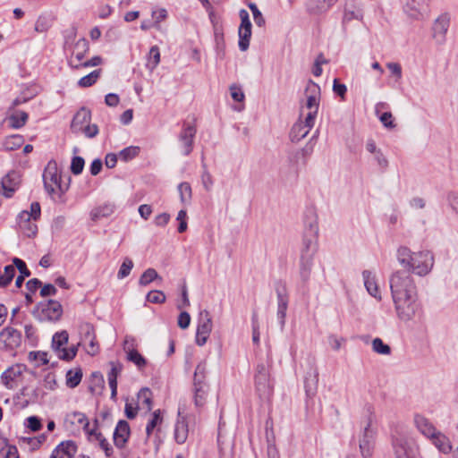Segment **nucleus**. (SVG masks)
<instances>
[{
	"label": "nucleus",
	"mask_w": 458,
	"mask_h": 458,
	"mask_svg": "<svg viewBox=\"0 0 458 458\" xmlns=\"http://www.w3.org/2000/svg\"><path fill=\"white\" fill-rule=\"evenodd\" d=\"M24 142V139L21 135L13 134L5 138L3 142V147L5 150L11 151L15 150L21 147Z\"/></svg>",
	"instance_id": "f704fd0d"
},
{
	"label": "nucleus",
	"mask_w": 458,
	"mask_h": 458,
	"mask_svg": "<svg viewBox=\"0 0 458 458\" xmlns=\"http://www.w3.org/2000/svg\"><path fill=\"white\" fill-rule=\"evenodd\" d=\"M20 444L27 447L30 451H35L39 448V441L36 437H22L20 439Z\"/></svg>",
	"instance_id": "e2e57ef3"
},
{
	"label": "nucleus",
	"mask_w": 458,
	"mask_h": 458,
	"mask_svg": "<svg viewBox=\"0 0 458 458\" xmlns=\"http://www.w3.org/2000/svg\"><path fill=\"white\" fill-rule=\"evenodd\" d=\"M338 0H310V10L314 13H321L327 12Z\"/></svg>",
	"instance_id": "473e14b6"
},
{
	"label": "nucleus",
	"mask_w": 458,
	"mask_h": 458,
	"mask_svg": "<svg viewBox=\"0 0 458 458\" xmlns=\"http://www.w3.org/2000/svg\"><path fill=\"white\" fill-rule=\"evenodd\" d=\"M163 419L161 417V411L160 410H157L153 412L151 420L148 421L146 427V433L148 437L150 436V434L153 432L154 428L161 424Z\"/></svg>",
	"instance_id": "8fccbe9b"
},
{
	"label": "nucleus",
	"mask_w": 458,
	"mask_h": 458,
	"mask_svg": "<svg viewBox=\"0 0 458 458\" xmlns=\"http://www.w3.org/2000/svg\"><path fill=\"white\" fill-rule=\"evenodd\" d=\"M362 278L368 293L377 301H381L382 295L377 282L376 275L370 270H364L362 272Z\"/></svg>",
	"instance_id": "412c9836"
},
{
	"label": "nucleus",
	"mask_w": 458,
	"mask_h": 458,
	"mask_svg": "<svg viewBox=\"0 0 458 458\" xmlns=\"http://www.w3.org/2000/svg\"><path fill=\"white\" fill-rule=\"evenodd\" d=\"M276 291L277 295L276 317L281 327L283 328L285 324L286 310L288 308V296L285 286L284 284H280L277 285Z\"/></svg>",
	"instance_id": "f3484780"
},
{
	"label": "nucleus",
	"mask_w": 458,
	"mask_h": 458,
	"mask_svg": "<svg viewBox=\"0 0 458 458\" xmlns=\"http://www.w3.org/2000/svg\"><path fill=\"white\" fill-rule=\"evenodd\" d=\"M449 26L450 16L447 13L441 14L436 19L432 28V36L437 43L442 44L445 41Z\"/></svg>",
	"instance_id": "2eb2a0df"
},
{
	"label": "nucleus",
	"mask_w": 458,
	"mask_h": 458,
	"mask_svg": "<svg viewBox=\"0 0 458 458\" xmlns=\"http://www.w3.org/2000/svg\"><path fill=\"white\" fill-rule=\"evenodd\" d=\"M378 118L383 125L386 128L392 129L395 126L394 123L393 114L390 112L382 113L380 115H378Z\"/></svg>",
	"instance_id": "69168bd1"
},
{
	"label": "nucleus",
	"mask_w": 458,
	"mask_h": 458,
	"mask_svg": "<svg viewBox=\"0 0 458 458\" xmlns=\"http://www.w3.org/2000/svg\"><path fill=\"white\" fill-rule=\"evenodd\" d=\"M133 267V262L130 258H125L119 268L117 273V277L119 279H123L128 276Z\"/></svg>",
	"instance_id": "603ef678"
},
{
	"label": "nucleus",
	"mask_w": 458,
	"mask_h": 458,
	"mask_svg": "<svg viewBox=\"0 0 458 458\" xmlns=\"http://www.w3.org/2000/svg\"><path fill=\"white\" fill-rule=\"evenodd\" d=\"M127 360L135 364L139 369H142L147 365V360L138 351L127 354Z\"/></svg>",
	"instance_id": "49530a36"
},
{
	"label": "nucleus",
	"mask_w": 458,
	"mask_h": 458,
	"mask_svg": "<svg viewBox=\"0 0 458 458\" xmlns=\"http://www.w3.org/2000/svg\"><path fill=\"white\" fill-rule=\"evenodd\" d=\"M77 446L72 441L60 443L52 452L50 458H73Z\"/></svg>",
	"instance_id": "5701e85b"
},
{
	"label": "nucleus",
	"mask_w": 458,
	"mask_h": 458,
	"mask_svg": "<svg viewBox=\"0 0 458 458\" xmlns=\"http://www.w3.org/2000/svg\"><path fill=\"white\" fill-rule=\"evenodd\" d=\"M63 314V308L59 301L49 300L41 302L37 308V318L40 321H57Z\"/></svg>",
	"instance_id": "423d86ee"
},
{
	"label": "nucleus",
	"mask_w": 458,
	"mask_h": 458,
	"mask_svg": "<svg viewBox=\"0 0 458 458\" xmlns=\"http://www.w3.org/2000/svg\"><path fill=\"white\" fill-rule=\"evenodd\" d=\"M0 341L8 348H15L21 344V335L13 327H6L0 332Z\"/></svg>",
	"instance_id": "aec40b11"
},
{
	"label": "nucleus",
	"mask_w": 458,
	"mask_h": 458,
	"mask_svg": "<svg viewBox=\"0 0 458 458\" xmlns=\"http://www.w3.org/2000/svg\"><path fill=\"white\" fill-rule=\"evenodd\" d=\"M328 344L334 351H339L342 346L345 344L346 339L342 336H337L335 335H330L327 338Z\"/></svg>",
	"instance_id": "13d9d810"
},
{
	"label": "nucleus",
	"mask_w": 458,
	"mask_h": 458,
	"mask_svg": "<svg viewBox=\"0 0 458 458\" xmlns=\"http://www.w3.org/2000/svg\"><path fill=\"white\" fill-rule=\"evenodd\" d=\"M83 336L82 342L87 345L86 352L90 355H95L98 352L99 347L98 343L96 342V336L94 333V327L86 324L83 328Z\"/></svg>",
	"instance_id": "4be33fe9"
},
{
	"label": "nucleus",
	"mask_w": 458,
	"mask_h": 458,
	"mask_svg": "<svg viewBox=\"0 0 458 458\" xmlns=\"http://www.w3.org/2000/svg\"><path fill=\"white\" fill-rule=\"evenodd\" d=\"M102 63V58L100 56H94L92 57L91 59L82 63V64H72V61H71V64L73 68L75 69H79L81 67H93V66H98L99 64H101Z\"/></svg>",
	"instance_id": "0e129e2a"
},
{
	"label": "nucleus",
	"mask_w": 458,
	"mask_h": 458,
	"mask_svg": "<svg viewBox=\"0 0 458 458\" xmlns=\"http://www.w3.org/2000/svg\"><path fill=\"white\" fill-rule=\"evenodd\" d=\"M114 205L113 203L107 202L100 205L99 207L92 209L90 212V216L92 220H98L101 217H106L112 215L114 211Z\"/></svg>",
	"instance_id": "7c9ffc66"
},
{
	"label": "nucleus",
	"mask_w": 458,
	"mask_h": 458,
	"mask_svg": "<svg viewBox=\"0 0 458 458\" xmlns=\"http://www.w3.org/2000/svg\"><path fill=\"white\" fill-rule=\"evenodd\" d=\"M395 458H414L411 442L405 437L400 436L393 441Z\"/></svg>",
	"instance_id": "dca6fc26"
},
{
	"label": "nucleus",
	"mask_w": 458,
	"mask_h": 458,
	"mask_svg": "<svg viewBox=\"0 0 458 458\" xmlns=\"http://www.w3.org/2000/svg\"><path fill=\"white\" fill-rule=\"evenodd\" d=\"M255 390L262 401H269L273 395L274 384L265 364H259L255 373Z\"/></svg>",
	"instance_id": "20e7f679"
},
{
	"label": "nucleus",
	"mask_w": 458,
	"mask_h": 458,
	"mask_svg": "<svg viewBox=\"0 0 458 458\" xmlns=\"http://www.w3.org/2000/svg\"><path fill=\"white\" fill-rule=\"evenodd\" d=\"M89 51V43L85 38H81L77 41L74 47L73 56L78 61L81 62L85 54Z\"/></svg>",
	"instance_id": "e433bc0d"
},
{
	"label": "nucleus",
	"mask_w": 458,
	"mask_h": 458,
	"mask_svg": "<svg viewBox=\"0 0 458 458\" xmlns=\"http://www.w3.org/2000/svg\"><path fill=\"white\" fill-rule=\"evenodd\" d=\"M140 153V148L137 146H130L119 152V157L123 161L131 160L136 157Z\"/></svg>",
	"instance_id": "de8ad7c7"
},
{
	"label": "nucleus",
	"mask_w": 458,
	"mask_h": 458,
	"mask_svg": "<svg viewBox=\"0 0 458 458\" xmlns=\"http://www.w3.org/2000/svg\"><path fill=\"white\" fill-rule=\"evenodd\" d=\"M213 324L211 317L207 310H203L199 314V319L196 333V344L199 346L204 345L212 331Z\"/></svg>",
	"instance_id": "f8f14e48"
},
{
	"label": "nucleus",
	"mask_w": 458,
	"mask_h": 458,
	"mask_svg": "<svg viewBox=\"0 0 458 458\" xmlns=\"http://www.w3.org/2000/svg\"><path fill=\"white\" fill-rule=\"evenodd\" d=\"M41 208L38 202H32L30 210L21 211L17 216L20 230L27 237H34L38 233L36 221L39 219Z\"/></svg>",
	"instance_id": "7ed1b4c3"
},
{
	"label": "nucleus",
	"mask_w": 458,
	"mask_h": 458,
	"mask_svg": "<svg viewBox=\"0 0 458 458\" xmlns=\"http://www.w3.org/2000/svg\"><path fill=\"white\" fill-rule=\"evenodd\" d=\"M196 134V129L191 124H184L179 135V141L182 152L184 156H188L193 148V139Z\"/></svg>",
	"instance_id": "a211bd4d"
},
{
	"label": "nucleus",
	"mask_w": 458,
	"mask_h": 458,
	"mask_svg": "<svg viewBox=\"0 0 458 458\" xmlns=\"http://www.w3.org/2000/svg\"><path fill=\"white\" fill-rule=\"evenodd\" d=\"M100 74H101L100 69L95 70V71L91 72L90 73H89L88 75L81 78L78 81V85L81 88L90 87L98 81Z\"/></svg>",
	"instance_id": "58836bf2"
},
{
	"label": "nucleus",
	"mask_w": 458,
	"mask_h": 458,
	"mask_svg": "<svg viewBox=\"0 0 458 458\" xmlns=\"http://www.w3.org/2000/svg\"><path fill=\"white\" fill-rule=\"evenodd\" d=\"M90 111L86 108L80 109L74 115L71 129L73 132L79 133L82 131L83 127L90 122Z\"/></svg>",
	"instance_id": "393cba45"
},
{
	"label": "nucleus",
	"mask_w": 458,
	"mask_h": 458,
	"mask_svg": "<svg viewBox=\"0 0 458 458\" xmlns=\"http://www.w3.org/2000/svg\"><path fill=\"white\" fill-rule=\"evenodd\" d=\"M318 384V371L316 368L311 367L307 372L304 379L305 392L308 397H313L317 392Z\"/></svg>",
	"instance_id": "bb28decb"
},
{
	"label": "nucleus",
	"mask_w": 458,
	"mask_h": 458,
	"mask_svg": "<svg viewBox=\"0 0 458 458\" xmlns=\"http://www.w3.org/2000/svg\"><path fill=\"white\" fill-rule=\"evenodd\" d=\"M429 0H406L403 12L413 20H421L427 13Z\"/></svg>",
	"instance_id": "ddd939ff"
},
{
	"label": "nucleus",
	"mask_w": 458,
	"mask_h": 458,
	"mask_svg": "<svg viewBox=\"0 0 458 458\" xmlns=\"http://www.w3.org/2000/svg\"><path fill=\"white\" fill-rule=\"evenodd\" d=\"M152 393L148 388H142L139 394L138 398L142 403L146 404V407L148 411L151 410L152 401H151Z\"/></svg>",
	"instance_id": "4d7b16f0"
},
{
	"label": "nucleus",
	"mask_w": 458,
	"mask_h": 458,
	"mask_svg": "<svg viewBox=\"0 0 458 458\" xmlns=\"http://www.w3.org/2000/svg\"><path fill=\"white\" fill-rule=\"evenodd\" d=\"M146 299L151 303L161 304L165 301L166 297L162 291L153 290L147 294Z\"/></svg>",
	"instance_id": "5fc2aeb1"
},
{
	"label": "nucleus",
	"mask_w": 458,
	"mask_h": 458,
	"mask_svg": "<svg viewBox=\"0 0 458 458\" xmlns=\"http://www.w3.org/2000/svg\"><path fill=\"white\" fill-rule=\"evenodd\" d=\"M312 258L313 251L310 252L309 250L301 254L300 273L303 281H307L310 278L312 267Z\"/></svg>",
	"instance_id": "c756f323"
},
{
	"label": "nucleus",
	"mask_w": 458,
	"mask_h": 458,
	"mask_svg": "<svg viewBox=\"0 0 458 458\" xmlns=\"http://www.w3.org/2000/svg\"><path fill=\"white\" fill-rule=\"evenodd\" d=\"M82 372L81 369L72 371L69 370L66 374V385L70 388L76 387L81 381Z\"/></svg>",
	"instance_id": "79ce46f5"
},
{
	"label": "nucleus",
	"mask_w": 458,
	"mask_h": 458,
	"mask_svg": "<svg viewBox=\"0 0 458 458\" xmlns=\"http://www.w3.org/2000/svg\"><path fill=\"white\" fill-rule=\"evenodd\" d=\"M207 390L205 385L194 386V404L196 408H202L206 403Z\"/></svg>",
	"instance_id": "c9c22d12"
},
{
	"label": "nucleus",
	"mask_w": 458,
	"mask_h": 458,
	"mask_svg": "<svg viewBox=\"0 0 458 458\" xmlns=\"http://www.w3.org/2000/svg\"><path fill=\"white\" fill-rule=\"evenodd\" d=\"M376 432L371 427L370 421L363 428L360 439L359 447L363 458H371L375 447Z\"/></svg>",
	"instance_id": "0eeeda50"
},
{
	"label": "nucleus",
	"mask_w": 458,
	"mask_h": 458,
	"mask_svg": "<svg viewBox=\"0 0 458 458\" xmlns=\"http://www.w3.org/2000/svg\"><path fill=\"white\" fill-rule=\"evenodd\" d=\"M429 439L440 453L449 454L453 451V445L449 437L444 433L437 430Z\"/></svg>",
	"instance_id": "b1692460"
},
{
	"label": "nucleus",
	"mask_w": 458,
	"mask_h": 458,
	"mask_svg": "<svg viewBox=\"0 0 458 458\" xmlns=\"http://www.w3.org/2000/svg\"><path fill=\"white\" fill-rule=\"evenodd\" d=\"M177 323L182 329L188 328L191 323L190 314L187 311H182L178 316Z\"/></svg>",
	"instance_id": "774afa93"
},
{
	"label": "nucleus",
	"mask_w": 458,
	"mask_h": 458,
	"mask_svg": "<svg viewBox=\"0 0 458 458\" xmlns=\"http://www.w3.org/2000/svg\"><path fill=\"white\" fill-rule=\"evenodd\" d=\"M15 275V267L13 265L5 266L4 274L0 275V287L8 285Z\"/></svg>",
	"instance_id": "37998d69"
},
{
	"label": "nucleus",
	"mask_w": 458,
	"mask_h": 458,
	"mask_svg": "<svg viewBox=\"0 0 458 458\" xmlns=\"http://www.w3.org/2000/svg\"><path fill=\"white\" fill-rule=\"evenodd\" d=\"M160 63V52L159 48L157 46H153L149 49L148 62H147V67L153 71Z\"/></svg>",
	"instance_id": "ea45409f"
},
{
	"label": "nucleus",
	"mask_w": 458,
	"mask_h": 458,
	"mask_svg": "<svg viewBox=\"0 0 458 458\" xmlns=\"http://www.w3.org/2000/svg\"><path fill=\"white\" fill-rule=\"evenodd\" d=\"M43 181L45 189L50 195L55 193L62 195L67 190V187H64L61 184V173L57 163L54 160L47 163L43 173Z\"/></svg>",
	"instance_id": "39448f33"
},
{
	"label": "nucleus",
	"mask_w": 458,
	"mask_h": 458,
	"mask_svg": "<svg viewBox=\"0 0 458 458\" xmlns=\"http://www.w3.org/2000/svg\"><path fill=\"white\" fill-rule=\"evenodd\" d=\"M396 259L399 265L404 268L410 276L414 274L419 276H425L430 273L434 267V255L429 250L411 251L405 246H401L396 251Z\"/></svg>",
	"instance_id": "f03ea898"
},
{
	"label": "nucleus",
	"mask_w": 458,
	"mask_h": 458,
	"mask_svg": "<svg viewBox=\"0 0 458 458\" xmlns=\"http://www.w3.org/2000/svg\"><path fill=\"white\" fill-rule=\"evenodd\" d=\"M372 350L381 355H389L391 348L388 344H385L382 339L377 337L372 341Z\"/></svg>",
	"instance_id": "a19ab883"
},
{
	"label": "nucleus",
	"mask_w": 458,
	"mask_h": 458,
	"mask_svg": "<svg viewBox=\"0 0 458 458\" xmlns=\"http://www.w3.org/2000/svg\"><path fill=\"white\" fill-rule=\"evenodd\" d=\"M157 279L161 280V277L159 276L157 272L154 268H148L140 276L139 279V284L141 286H146Z\"/></svg>",
	"instance_id": "4c0bfd02"
},
{
	"label": "nucleus",
	"mask_w": 458,
	"mask_h": 458,
	"mask_svg": "<svg viewBox=\"0 0 458 458\" xmlns=\"http://www.w3.org/2000/svg\"><path fill=\"white\" fill-rule=\"evenodd\" d=\"M414 424L417 429L428 438H430L437 431L429 420L420 414L414 416Z\"/></svg>",
	"instance_id": "a878e982"
},
{
	"label": "nucleus",
	"mask_w": 458,
	"mask_h": 458,
	"mask_svg": "<svg viewBox=\"0 0 458 458\" xmlns=\"http://www.w3.org/2000/svg\"><path fill=\"white\" fill-rule=\"evenodd\" d=\"M111 369L107 374L108 384L111 388V398H114L117 393V376L121 368L114 362H110Z\"/></svg>",
	"instance_id": "2f4dec72"
},
{
	"label": "nucleus",
	"mask_w": 458,
	"mask_h": 458,
	"mask_svg": "<svg viewBox=\"0 0 458 458\" xmlns=\"http://www.w3.org/2000/svg\"><path fill=\"white\" fill-rule=\"evenodd\" d=\"M65 421L76 427H81L83 430H88L89 421L87 416L81 411H72L66 415Z\"/></svg>",
	"instance_id": "c85d7f7f"
},
{
	"label": "nucleus",
	"mask_w": 458,
	"mask_h": 458,
	"mask_svg": "<svg viewBox=\"0 0 458 458\" xmlns=\"http://www.w3.org/2000/svg\"><path fill=\"white\" fill-rule=\"evenodd\" d=\"M315 124V119L310 114H306L303 121L295 123L290 131V139L293 142H298L304 139Z\"/></svg>",
	"instance_id": "4468645a"
},
{
	"label": "nucleus",
	"mask_w": 458,
	"mask_h": 458,
	"mask_svg": "<svg viewBox=\"0 0 458 458\" xmlns=\"http://www.w3.org/2000/svg\"><path fill=\"white\" fill-rule=\"evenodd\" d=\"M29 359L35 361L37 366L46 365L48 363L47 353L45 352H30Z\"/></svg>",
	"instance_id": "6e6d98bb"
},
{
	"label": "nucleus",
	"mask_w": 458,
	"mask_h": 458,
	"mask_svg": "<svg viewBox=\"0 0 458 458\" xmlns=\"http://www.w3.org/2000/svg\"><path fill=\"white\" fill-rule=\"evenodd\" d=\"M0 458H19L17 448L14 445H6L1 448Z\"/></svg>",
	"instance_id": "680f3d73"
},
{
	"label": "nucleus",
	"mask_w": 458,
	"mask_h": 458,
	"mask_svg": "<svg viewBox=\"0 0 458 458\" xmlns=\"http://www.w3.org/2000/svg\"><path fill=\"white\" fill-rule=\"evenodd\" d=\"M84 159L81 157H74L71 163V171L73 174H80L84 167Z\"/></svg>",
	"instance_id": "052dcab7"
},
{
	"label": "nucleus",
	"mask_w": 458,
	"mask_h": 458,
	"mask_svg": "<svg viewBox=\"0 0 458 458\" xmlns=\"http://www.w3.org/2000/svg\"><path fill=\"white\" fill-rule=\"evenodd\" d=\"M206 372L207 364L205 362L199 363L194 373V386L204 385Z\"/></svg>",
	"instance_id": "09e8293b"
},
{
	"label": "nucleus",
	"mask_w": 458,
	"mask_h": 458,
	"mask_svg": "<svg viewBox=\"0 0 458 458\" xmlns=\"http://www.w3.org/2000/svg\"><path fill=\"white\" fill-rule=\"evenodd\" d=\"M176 219L179 221L178 232L183 233L187 230V213L182 209L178 212Z\"/></svg>",
	"instance_id": "338daca9"
},
{
	"label": "nucleus",
	"mask_w": 458,
	"mask_h": 458,
	"mask_svg": "<svg viewBox=\"0 0 458 458\" xmlns=\"http://www.w3.org/2000/svg\"><path fill=\"white\" fill-rule=\"evenodd\" d=\"M180 199L182 203H188L191 199V187L188 182H182L178 186Z\"/></svg>",
	"instance_id": "3c124183"
},
{
	"label": "nucleus",
	"mask_w": 458,
	"mask_h": 458,
	"mask_svg": "<svg viewBox=\"0 0 458 458\" xmlns=\"http://www.w3.org/2000/svg\"><path fill=\"white\" fill-rule=\"evenodd\" d=\"M249 8L251 10L253 14V19L257 26L262 27L265 24V19L261 13V12L259 10L257 5L254 3H250L248 4Z\"/></svg>",
	"instance_id": "bf43d9fd"
},
{
	"label": "nucleus",
	"mask_w": 458,
	"mask_h": 458,
	"mask_svg": "<svg viewBox=\"0 0 458 458\" xmlns=\"http://www.w3.org/2000/svg\"><path fill=\"white\" fill-rule=\"evenodd\" d=\"M361 19H362V14L360 12L354 10V9L344 8L343 18H342V23H343V25H346L353 20H361Z\"/></svg>",
	"instance_id": "a18cd8bd"
},
{
	"label": "nucleus",
	"mask_w": 458,
	"mask_h": 458,
	"mask_svg": "<svg viewBox=\"0 0 458 458\" xmlns=\"http://www.w3.org/2000/svg\"><path fill=\"white\" fill-rule=\"evenodd\" d=\"M189 435L188 416L184 404L180 403L178 407V419L174 425V437L177 444L182 445L186 442Z\"/></svg>",
	"instance_id": "1a4fd4ad"
},
{
	"label": "nucleus",
	"mask_w": 458,
	"mask_h": 458,
	"mask_svg": "<svg viewBox=\"0 0 458 458\" xmlns=\"http://www.w3.org/2000/svg\"><path fill=\"white\" fill-rule=\"evenodd\" d=\"M130 435L131 429L129 423L123 420H119L113 436L114 445L119 449L123 448L129 439Z\"/></svg>",
	"instance_id": "6ab92c4d"
},
{
	"label": "nucleus",
	"mask_w": 458,
	"mask_h": 458,
	"mask_svg": "<svg viewBox=\"0 0 458 458\" xmlns=\"http://www.w3.org/2000/svg\"><path fill=\"white\" fill-rule=\"evenodd\" d=\"M67 342L68 334L66 331L56 333L52 339V347L60 359L71 360L75 357L77 350L74 347L71 349L64 348V345H65Z\"/></svg>",
	"instance_id": "6e6552de"
},
{
	"label": "nucleus",
	"mask_w": 458,
	"mask_h": 458,
	"mask_svg": "<svg viewBox=\"0 0 458 458\" xmlns=\"http://www.w3.org/2000/svg\"><path fill=\"white\" fill-rule=\"evenodd\" d=\"M9 126L13 129H20L25 125L28 120V114L21 111L8 116Z\"/></svg>",
	"instance_id": "72a5a7b5"
},
{
	"label": "nucleus",
	"mask_w": 458,
	"mask_h": 458,
	"mask_svg": "<svg viewBox=\"0 0 458 458\" xmlns=\"http://www.w3.org/2000/svg\"><path fill=\"white\" fill-rule=\"evenodd\" d=\"M305 95V107L309 110L307 114H310L312 116V119H316L319 106V86L317 83L310 81L306 86Z\"/></svg>",
	"instance_id": "9d476101"
},
{
	"label": "nucleus",
	"mask_w": 458,
	"mask_h": 458,
	"mask_svg": "<svg viewBox=\"0 0 458 458\" xmlns=\"http://www.w3.org/2000/svg\"><path fill=\"white\" fill-rule=\"evenodd\" d=\"M19 184V175L16 172L8 173L2 179V187L4 191V195L6 198H10L13 196V192L18 188Z\"/></svg>",
	"instance_id": "cd10ccee"
},
{
	"label": "nucleus",
	"mask_w": 458,
	"mask_h": 458,
	"mask_svg": "<svg viewBox=\"0 0 458 458\" xmlns=\"http://www.w3.org/2000/svg\"><path fill=\"white\" fill-rule=\"evenodd\" d=\"M239 16L241 18V24L238 30L239 48L242 51H246L249 47L251 37V22L249 13L246 10H240Z\"/></svg>",
	"instance_id": "9b49d317"
},
{
	"label": "nucleus",
	"mask_w": 458,
	"mask_h": 458,
	"mask_svg": "<svg viewBox=\"0 0 458 458\" xmlns=\"http://www.w3.org/2000/svg\"><path fill=\"white\" fill-rule=\"evenodd\" d=\"M2 381L4 385L9 388L13 389L16 386L15 384V378H16V373L13 370V369H8L2 374Z\"/></svg>",
	"instance_id": "c03bdc74"
},
{
	"label": "nucleus",
	"mask_w": 458,
	"mask_h": 458,
	"mask_svg": "<svg viewBox=\"0 0 458 458\" xmlns=\"http://www.w3.org/2000/svg\"><path fill=\"white\" fill-rule=\"evenodd\" d=\"M389 284L397 318L404 323L414 320L420 315L422 306L413 277L395 271L390 276Z\"/></svg>",
	"instance_id": "f257e3e1"
},
{
	"label": "nucleus",
	"mask_w": 458,
	"mask_h": 458,
	"mask_svg": "<svg viewBox=\"0 0 458 458\" xmlns=\"http://www.w3.org/2000/svg\"><path fill=\"white\" fill-rule=\"evenodd\" d=\"M151 15L154 19L153 27L159 30L161 29L160 22L167 18V11L165 8H160L153 11Z\"/></svg>",
	"instance_id": "864d4df0"
}]
</instances>
